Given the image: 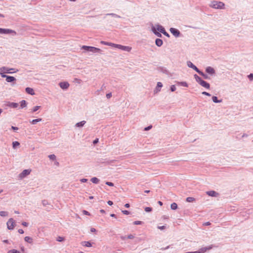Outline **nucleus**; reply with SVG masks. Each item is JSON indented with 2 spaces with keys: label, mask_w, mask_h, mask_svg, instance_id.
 Listing matches in <instances>:
<instances>
[{
  "label": "nucleus",
  "mask_w": 253,
  "mask_h": 253,
  "mask_svg": "<svg viewBox=\"0 0 253 253\" xmlns=\"http://www.w3.org/2000/svg\"><path fill=\"white\" fill-rule=\"evenodd\" d=\"M209 6L216 9H223L225 8V4L223 2L216 0L211 1Z\"/></svg>",
  "instance_id": "obj_1"
},
{
  "label": "nucleus",
  "mask_w": 253,
  "mask_h": 253,
  "mask_svg": "<svg viewBox=\"0 0 253 253\" xmlns=\"http://www.w3.org/2000/svg\"><path fill=\"white\" fill-rule=\"evenodd\" d=\"M18 71V70L15 71L14 68H8L5 67H2L0 68V75H1V73H9L12 74L13 73H15Z\"/></svg>",
  "instance_id": "obj_2"
},
{
  "label": "nucleus",
  "mask_w": 253,
  "mask_h": 253,
  "mask_svg": "<svg viewBox=\"0 0 253 253\" xmlns=\"http://www.w3.org/2000/svg\"><path fill=\"white\" fill-rule=\"evenodd\" d=\"M1 76L2 78H5L6 82L8 83H12L16 80V78L14 77L7 76L3 73H1Z\"/></svg>",
  "instance_id": "obj_3"
},
{
  "label": "nucleus",
  "mask_w": 253,
  "mask_h": 253,
  "mask_svg": "<svg viewBox=\"0 0 253 253\" xmlns=\"http://www.w3.org/2000/svg\"><path fill=\"white\" fill-rule=\"evenodd\" d=\"M7 228L9 230L13 229L15 225V221L14 219L12 218L8 219V221L6 223Z\"/></svg>",
  "instance_id": "obj_4"
},
{
  "label": "nucleus",
  "mask_w": 253,
  "mask_h": 253,
  "mask_svg": "<svg viewBox=\"0 0 253 253\" xmlns=\"http://www.w3.org/2000/svg\"><path fill=\"white\" fill-rule=\"evenodd\" d=\"M0 34H16V32L14 31H13L8 29H2L0 28Z\"/></svg>",
  "instance_id": "obj_5"
},
{
  "label": "nucleus",
  "mask_w": 253,
  "mask_h": 253,
  "mask_svg": "<svg viewBox=\"0 0 253 253\" xmlns=\"http://www.w3.org/2000/svg\"><path fill=\"white\" fill-rule=\"evenodd\" d=\"M169 31L175 37H179L180 35V31L177 29L170 28Z\"/></svg>",
  "instance_id": "obj_6"
},
{
  "label": "nucleus",
  "mask_w": 253,
  "mask_h": 253,
  "mask_svg": "<svg viewBox=\"0 0 253 253\" xmlns=\"http://www.w3.org/2000/svg\"><path fill=\"white\" fill-rule=\"evenodd\" d=\"M115 47H117V48L122 49L123 50L127 51H130L131 49V48L129 46H124V45H122L121 44H116V45H115Z\"/></svg>",
  "instance_id": "obj_7"
},
{
  "label": "nucleus",
  "mask_w": 253,
  "mask_h": 253,
  "mask_svg": "<svg viewBox=\"0 0 253 253\" xmlns=\"http://www.w3.org/2000/svg\"><path fill=\"white\" fill-rule=\"evenodd\" d=\"M206 72L211 76L214 75L215 74V70L210 66L207 67L206 68Z\"/></svg>",
  "instance_id": "obj_8"
},
{
  "label": "nucleus",
  "mask_w": 253,
  "mask_h": 253,
  "mask_svg": "<svg viewBox=\"0 0 253 253\" xmlns=\"http://www.w3.org/2000/svg\"><path fill=\"white\" fill-rule=\"evenodd\" d=\"M187 66L193 70H194L196 72H197L198 73L200 71L195 65H194L191 61H187Z\"/></svg>",
  "instance_id": "obj_9"
},
{
  "label": "nucleus",
  "mask_w": 253,
  "mask_h": 253,
  "mask_svg": "<svg viewBox=\"0 0 253 253\" xmlns=\"http://www.w3.org/2000/svg\"><path fill=\"white\" fill-rule=\"evenodd\" d=\"M31 170L29 169H24L20 174L19 177L23 178L30 173Z\"/></svg>",
  "instance_id": "obj_10"
},
{
  "label": "nucleus",
  "mask_w": 253,
  "mask_h": 253,
  "mask_svg": "<svg viewBox=\"0 0 253 253\" xmlns=\"http://www.w3.org/2000/svg\"><path fill=\"white\" fill-rule=\"evenodd\" d=\"M59 84L63 89H67L69 86V84L67 82H60Z\"/></svg>",
  "instance_id": "obj_11"
},
{
  "label": "nucleus",
  "mask_w": 253,
  "mask_h": 253,
  "mask_svg": "<svg viewBox=\"0 0 253 253\" xmlns=\"http://www.w3.org/2000/svg\"><path fill=\"white\" fill-rule=\"evenodd\" d=\"M151 30L153 32V33L157 37L159 38H161L162 37L161 33L156 31V28L155 26L152 25L151 27Z\"/></svg>",
  "instance_id": "obj_12"
},
{
  "label": "nucleus",
  "mask_w": 253,
  "mask_h": 253,
  "mask_svg": "<svg viewBox=\"0 0 253 253\" xmlns=\"http://www.w3.org/2000/svg\"><path fill=\"white\" fill-rule=\"evenodd\" d=\"M206 194L209 196L216 197L218 196L219 194L214 191H209L206 192Z\"/></svg>",
  "instance_id": "obj_13"
},
{
  "label": "nucleus",
  "mask_w": 253,
  "mask_h": 253,
  "mask_svg": "<svg viewBox=\"0 0 253 253\" xmlns=\"http://www.w3.org/2000/svg\"><path fill=\"white\" fill-rule=\"evenodd\" d=\"M155 26L156 28V31L161 33H163L165 31V28L160 24H156Z\"/></svg>",
  "instance_id": "obj_14"
},
{
  "label": "nucleus",
  "mask_w": 253,
  "mask_h": 253,
  "mask_svg": "<svg viewBox=\"0 0 253 253\" xmlns=\"http://www.w3.org/2000/svg\"><path fill=\"white\" fill-rule=\"evenodd\" d=\"M101 51V49L93 46H90L89 52L92 53H97Z\"/></svg>",
  "instance_id": "obj_15"
},
{
  "label": "nucleus",
  "mask_w": 253,
  "mask_h": 253,
  "mask_svg": "<svg viewBox=\"0 0 253 253\" xmlns=\"http://www.w3.org/2000/svg\"><path fill=\"white\" fill-rule=\"evenodd\" d=\"M6 105L10 108H16L18 106V104L15 102H8Z\"/></svg>",
  "instance_id": "obj_16"
},
{
  "label": "nucleus",
  "mask_w": 253,
  "mask_h": 253,
  "mask_svg": "<svg viewBox=\"0 0 253 253\" xmlns=\"http://www.w3.org/2000/svg\"><path fill=\"white\" fill-rule=\"evenodd\" d=\"M26 92L31 95H34L35 92L33 88L31 87H27L25 89Z\"/></svg>",
  "instance_id": "obj_17"
},
{
  "label": "nucleus",
  "mask_w": 253,
  "mask_h": 253,
  "mask_svg": "<svg viewBox=\"0 0 253 253\" xmlns=\"http://www.w3.org/2000/svg\"><path fill=\"white\" fill-rule=\"evenodd\" d=\"M155 43L157 46L160 47L163 45V42L160 39H156L155 40Z\"/></svg>",
  "instance_id": "obj_18"
},
{
  "label": "nucleus",
  "mask_w": 253,
  "mask_h": 253,
  "mask_svg": "<svg viewBox=\"0 0 253 253\" xmlns=\"http://www.w3.org/2000/svg\"><path fill=\"white\" fill-rule=\"evenodd\" d=\"M200 84L201 86H202L206 88H208V89L210 88V84L205 81H203V82H202V83Z\"/></svg>",
  "instance_id": "obj_19"
},
{
  "label": "nucleus",
  "mask_w": 253,
  "mask_h": 253,
  "mask_svg": "<svg viewBox=\"0 0 253 253\" xmlns=\"http://www.w3.org/2000/svg\"><path fill=\"white\" fill-rule=\"evenodd\" d=\"M194 79H195V80L196 81V82L197 83H198L199 84H200L202 82H203L204 80H203L201 77H200L199 76H198L196 74H195L194 76Z\"/></svg>",
  "instance_id": "obj_20"
},
{
  "label": "nucleus",
  "mask_w": 253,
  "mask_h": 253,
  "mask_svg": "<svg viewBox=\"0 0 253 253\" xmlns=\"http://www.w3.org/2000/svg\"><path fill=\"white\" fill-rule=\"evenodd\" d=\"M198 74H200V75H201L202 76H203V78L206 80H209L210 79V77L207 74H205L204 73L202 72L201 70L199 71Z\"/></svg>",
  "instance_id": "obj_21"
},
{
  "label": "nucleus",
  "mask_w": 253,
  "mask_h": 253,
  "mask_svg": "<svg viewBox=\"0 0 253 253\" xmlns=\"http://www.w3.org/2000/svg\"><path fill=\"white\" fill-rule=\"evenodd\" d=\"M101 43H102V44H104V45L111 46L115 47V45H116V44H115V43H111V42H104V41H101Z\"/></svg>",
  "instance_id": "obj_22"
},
{
  "label": "nucleus",
  "mask_w": 253,
  "mask_h": 253,
  "mask_svg": "<svg viewBox=\"0 0 253 253\" xmlns=\"http://www.w3.org/2000/svg\"><path fill=\"white\" fill-rule=\"evenodd\" d=\"M85 123H86V121H82L80 122L77 123L76 124L75 126L76 127H83Z\"/></svg>",
  "instance_id": "obj_23"
},
{
  "label": "nucleus",
  "mask_w": 253,
  "mask_h": 253,
  "mask_svg": "<svg viewBox=\"0 0 253 253\" xmlns=\"http://www.w3.org/2000/svg\"><path fill=\"white\" fill-rule=\"evenodd\" d=\"M24 240L25 242L29 243L30 244H32L33 243V239L29 236H26L24 238Z\"/></svg>",
  "instance_id": "obj_24"
},
{
  "label": "nucleus",
  "mask_w": 253,
  "mask_h": 253,
  "mask_svg": "<svg viewBox=\"0 0 253 253\" xmlns=\"http://www.w3.org/2000/svg\"><path fill=\"white\" fill-rule=\"evenodd\" d=\"M212 101H213V102L214 103H220V102H222V100L221 99L218 100L217 99V97L216 96H213L212 97Z\"/></svg>",
  "instance_id": "obj_25"
},
{
  "label": "nucleus",
  "mask_w": 253,
  "mask_h": 253,
  "mask_svg": "<svg viewBox=\"0 0 253 253\" xmlns=\"http://www.w3.org/2000/svg\"><path fill=\"white\" fill-rule=\"evenodd\" d=\"M163 86V84L161 82H158L157 84V86L156 87V90L157 91H159L161 90V88Z\"/></svg>",
  "instance_id": "obj_26"
},
{
  "label": "nucleus",
  "mask_w": 253,
  "mask_h": 253,
  "mask_svg": "<svg viewBox=\"0 0 253 253\" xmlns=\"http://www.w3.org/2000/svg\"><path fill=\"white\" fill-rule=\"evenodd\" d=\"M177 84L184 87H188V84L185 82H177Z\"/></svg>",
  "instance_id": "obj_27"
},
{
  "label": "nucleus",
  "mask_w": 253,
  "mask_h": 253,
  "mask_svg": "<svg viewBox=\"0 0 253 253\" xmlns=\"http://www.w3.org/2000/svg\"><path fill=\"white\" fill-rule=\"evenodd\" d=\"M82 245L87 247H90L92 246L91 243L88 241H84L82 242Z\"/></svg>",
  "instance_id": "obj_28"
},
{
  "label": "nucleus",
  "mask_w": 253,
  "mask_h": 253,
  "mask_svg": "<svg viewBox=\"0 0 253 253\" xmlns=\"http://www.w3.org/2000/svg\"><path fill=\"white\" fill-rule=\"evenodd\" d=\"M42 119L41 118H39V119H35V120H33L32 121H31L30 122V123L32 124V125H35L37 123L39 122H41L42 121Z\"/></svg>",
  "instance_id": "obj_29"
},
{
  "label": "nucleus",
  "mask_w": 253,
  "mask_h": 253,
  "mask_svg": "<svg viewBox=\"0 0 253 253\" xmlns=\"http://www.w3.org/2000/svg\"><path fill=\"white\" fill-rule=\"evenodd\" d=\"M90 180L92 183L95 184H97L99 182V179L95 177H92Z\"/></svg>",
  "instance_id": "obj_30"
},
{
  "label": "nucleus",
  "mask_w": 253,
  "mask_h": 253,
  "mask_svg": "<svg viewBox=\"0 0 253 253\" xmlns=\"http://www.w3.org/2000/svg\"><path fill=\"white\" fill-rule=\"evenodd\" d=\"M170 208L171 210H175L177 209V205L175 203H173L170 205Z\"/></svg>",
  "instance_id": "obj_31"
},
{
  "label": "nucleus",
  "mask_w": 253,
  "mask_h": 253,
  "mask_svg": "<svg viewBox=\"0 0 253 253\" xmlns=\"http://www.w3.org/2000/svg\"><path fill=\"white\" fill-rule=\"evenodd\" d=\"M20 106L22 108L25 107L27 106V102L25 100H23L20 102Z\"/></svg>",
  "instance_id": "obj_32"
},
{
  "label": "nucleus",
  "mask_w": 253,
  "mask_h": 253,
  "mask_svg": "<svg viewBox=\"0 0 253 253\" xmlns=\"http://www.w3.org/2000/svg\"><path fill=\"white\" fill-rule=\"evenodd\" d=\"M186 201L187 202L191 203L195 201V199L193 197H188L186 198Z\"/></svg>",
  "instance_id": "obj_33"
},
{
  "label": "nucleus",
  "mask_w": 253,
  "mask_h": 253,
  "mask_svg": "<svg viewBox=\"0 0 253 253\" xmlns=\"http://www.w3.org/2000/svg\"><path fill=\"white\" fill-rule=\"evenodd\" d=\"M20 145V143L18 141H14L12 142V147L13 149H15L16 147Z\"/></svg>",
  "instance_id": "obj_34"
},
{
  "label": "nucleus",
  "mask_w": 253,
  "mask_h": 253,
  "mask_svg": "<svg viewBox=\"0 0 253 253\" xmlns=\"http://www.w3.org/2000/svg\"><path fill=\"white\" fill-rule=\"evenodd\" d=\"M106 15H110V16H111L112 17H116V18H121V16L115 14V13H107L106 14Z\"/></svg>",
  "instance_id": "obj_35"
},
{
  "label": "nucleus",
  "mask_w": 253,
  "mask_h": 253,
  "mask_svg": "<svg viewBox=\"0 0 253 253\" xmlns=\"http://www.w3.org/2000/svg\"><path fill=\"white\" fill-rule=\"evenodd\" d=\"M8 215V212L5 211H0V216L2 217L7 216Z\"/></svg>",
  "instance_id": "obj_36"
},
{
  "label": "nucleus",
  "mask_w": 253,
  "mask_h": 253,
  "mask_svg": "<svg viewBox=\"0 0 253 253\" xmlns=\"http://www.w3.org/2000/svg\"><path fill=\"white\" fill-rule=\"evenodd\" d=\"M90 46L87 45H83L82 47V49H84L86 51L89 52Z\"/></svg>",
  "instance_id": "obj_37"
},
{
  "label": "nucleus",
  "mask_w": 253,
  "mask_h": 253,
  "mask_svg": "<svg viewBox=\"0 0 253 253\" xmlns=\"http://www.w3.org/2000/svg\"><path fill=\"white\" fill-rule=\"evenodd\" d=\"M48 158H49L50 160L52 161H54L56 159V156L54 154H51L48 155Z\"/></svg>",
  "instance_id": "obj_38"
},
{
  "label": "nucleus",
  "mask_w": 253,
  "mask_h": 253,
  "mask_svg": "<svg viewBox=\"0 0 253 253\" xmlns=\"http://www.w3.org/2000/svg\"><path fill=\"white\" fill-rule=\"evenodd\" d=\"M7 253H20V252L16 250L13 249L9 250Z\"/></svg>",
  "instance_id": "obj_39"
},
{
  "label": "nucleus",
  "mask_w": 253,
  "mask_h": 253,
  "mask_svg": "<svg viewBox=\"0 0 253 253\" xmlns=\"http://www.w3.org/2000/svg\"><path fill=\"white\" fill-rule=\"evenodd\" d=\"M40 108H41V106H35V107L33 109L32 112H36V111H37L38 110H39Z\"/></svg>",
  "instance_id": "obj_40"
},
{
  "label": "nucleus",
  "mask_w": 253,
  "mask_h": 253,
  "mask_svg": "<svg viewBox=\"0 0 253 253\" xmlns=\"http://www.w3.org/2000/svg\"><path fill=\"white\" fill-rule=\"evenodd\" d=\"M152 210V209L150 207H146L145 208V211L147 212L151 211Z\"/></svg>",
  "instance_id": "obj_41"
},
{
  "label": "nucleus",
  "mask_w": 253,
  "mask_h": 253,
  "mask_svg": "<svg viewBox=\"0 0 253 253\" xmlns=\"http://www.w3.org/2000/svg\"><path fill=\"white\" fill-rule=\"evenodd\" d=\"M42 205L44 206H46L48 204V201L47 200H43L42 201Z\"/></svg>",
  "instance_id": "obj_42"
},
{
  "label": "nucleus",
  "mask_w": 253,
  "mask_h": 253,
  "mask_svg": "<svg viewBox=\"0 0 253 253\" xmlns=\"http://www.w3.org/2000/svg\"><path fill=\"white\" fill-rule=\"evenodd\" d=\"M175 90H176V87L175 86V85H171L170 90L173 92V91H174Z\"/></svg>",
  "instance_id": "obj_43"
},
{
  "label": "nucleus",
  "mask_w": 253,
  "mask_h": 253,
  "mask_svg": "<svg viewBox=\"0 0 253 253\" xmlns=\"http://www.w3.org/2000/svg\"><path fill=\"white\" fill-rule=\"evenodd\" d=\"M105 184L109 186H113L114 185L113 183L108 181L106 182Z\"/></svg>",
  "instance_id": "obj_44"
},
{
  "label": "nucleus",
  "mask_w": 253,
  "mask_h": 253,
  "mask_svg": "<svg viewBox=\"0 0 253 253\" xmlns=\"http://www.w3.org/2000/svg\"><path fill=\"white\" fill-rule=\"evenodd\" d=\"M248 78L251 80H253V73H251L250 75L248 76Z\"/></svg>",
  "instance_id": "obj_45"
},
{
  "label": "nucleus",
  "mask_w": 253,
  "mask_h": 253,
  "mask_svg": "<svg viewBox=\"0 0 253 253\" xmlns=\"http://www.w3.org/2000/svg\"><path fill=\"white\" fill-rule=\"evenodd\" d=\"M142 223V222L141 221H135L133 222V224L134 225H140V224H141Z\"/></svg>",
  "instance_id": "obj_46"
},
{
  "label": "nucleus",
  "mask_w": 253,
  "mask_h": 253,
  "mask_svg": "<svg viewBox=\"0 0 253 253\" xmlns=\"http://www.w3.org/2000/svg\"><path fill=\"white\" fill-rule=\"evenodd\" d=\"M122 212L126 215H128L130 213V212L126 210L122 211Z\"/></svg>",
  "instance_id": "obj_47"
},
{
  "label": "nucleus",
  "mask_w": 253,
  "mask_h": 253,
  "mask_svg": "<svg viewBox=\"0 0 253 253\" xmlns=\"http://www.w3.org/2000/svg\"><path fill=\"white\" fill-rule=\"evenodd\" d=\"M64 240V238L63 237H58L57 239V241H58V242H62Z\"/></svg>",
  "instance_id": "obj_48"
},
{
  "label": "nucleus",
  "mask_w": 253,
  "mask_h": 253,
  "mask_svg": "<svg viewBox=\"0 0 253 253\" xmlns=\"http://www.w3.org/2000/svg\"><path fill=\"white\" fill-rule=\"evenodd\" d=\"M161 71H162L163 73H165V74H168V73H169V72H168V71H167V70H166V69H163V68H162V69H161Z\"/></svg>",
  "instance_id": "obj_49"
},
{
  "label": "nucleus",
  "mask_w": 253,
  "mask_h": 253,
  "mask_svg": "<svg viewBox=\"0 0 253 253\" xmlns=\"http://www.w3.org/2000/svg\"><path fill=\"white\" fill-rule=\"evenodd\" d=\"M152 126H148L147 127H146L144 128V130H145V131L149 130L152 128Z\"/></svg>",
  "instance_id": "obj_50"
},
{
  "label": "nucleus",
  "mask_w": 253,
  "mask_h": 253,
  "mask_svg": "<svg viewBox=\"0 0 253 253\" xmlns=\"http://www.w3.org/2000/svg\"><path fill=\"white\" fill-rule=\"evenodd\" d=\"M202 94H203V95H207V96H211V94H210L209 93H208V92H206V91H203V92H202Z\"/></svg>",
  "instance_id": "obj_51"
},
{
  "label": "nucleus",
  "mask_w": 253,
  "mask_h": 253,
  "mask_svg": "<svg viewBox=\"0 0 253 253\" xmlns=\"http://www.w3.org/2000/svg\"><path fill=\"white\" fill-rule=\"evenodd\" d=\"M112 97V93L110 92V93H108L106 94V97L108 98V99H109L111 97Z\"/></svg>",
  "instance_id": "obj_52"
},
{
  "label": "nucleus",
  "mask_w": 253,
  "mask_h": 253,
  "mask_svg": "<svg viewBox=\"0 0 253 253\" xmlns=\"http://www.w3.org/2000/svg\"><path fill=\"white\" fill-rule=\"evenodd\" d=\"M83 213L85 215H90L89 212L88 211H85V210L83 211Z\"/></svg>",
  "instance_id": "obj_53"
},
{
  "label": "nucleus",
  "mask_w": 253,
  "mask_h": 253,
  "mask_svg": "<svg viewBox=\"0 0 253 253\" xmlns=\"http://www.w3.org/2000/svg\"><path fill=\"white\" fill-rule=\"evenodd\" d=\"M28 223L26 222H23L22 223V225L25 226V227H27L28 226Z\"/></svg>",
  "instance_id": "obj_54"
},
{
  "label": "nucleus",
  "mask_w": 253,
  "mask_h": 253,
  "mask_svg": "<svg viewBox=\"0 0 253 253\" xmlns=\"http://www.w3.org/2000/svg\"><path fill=\"white\" fill-rule=\"evenodd\" d=\"M87 181V179L86 178H83L81 179V182L82 183L86 182Z\"/></svg>",
  "instance_id": "obj_55"
},
{
  "label": "nucleus",
  "mask_w": 253,
  "mask_h": 253,
  "mask_svg": "<svg viewBox=\"0 0 253 253\" xmlns=\"http://www.w3.org/2000/svg\"><path fill=\"white\" fill-rule=\"evenodd\" d=\"M163 34L168 37H169V34L166 31V30L163 33Z\"/></svg>",
  "instance_id": "obj_56"
},
{
  "label": "nucleus",
  "mask_w": 253,
  "mask_h": 253,
  "mask_svg": "<svg viewBox=\"0 0 253 253\" xmlns=\"http://www.w3.org/2000/svg\"><path fill=\"white\" fill-rule=\"evenodd\" d=\"M11 129L13 130H18L19 128L17 127L12 126Z\"/></svg>",
  "instance_id": "obj_57"
},
{
  "label": "nucleus",
  "mask_w": 253,
  "mask_h": 253,
  "mask_svg": "<svg viewBox=\"0 0 253 253\" xmlns=\"http://www.w3.org/2000/svg\"><path fill=\"white\" fill-rule=\"evenodd\" d=\"M158 229H159L160 230H164L166 228V226H158Z\"/></svg>",
  "instance_id": "obj_58"
},
{
  "label": "nucleus",
  "mask_w": 253,
  "mask_h": 253,
  "mask_svg": "<svg viewBox=\"0 0 253 253\" xmlns=\"http://www.w3.org/2000/svg\"><path fill=\"white\" fill-rule=\"evenodd\" d=\"M98 141H99L98 139V138H96L95 140H93V143L94 144H97L98 142Z\"/></svg>",
  "instance_id": "obj_59"
},
{
  "label": "nucleus",
  "mask_w": 253,
  "mask_h": 253,
  "mask_svg": "<svg viewBox=\"0 0 253 253\" xmlns=\"http://www.w3.org/2000/svg\"><path fill=\"white\" fill-rule=\"evenodd\" d=\"M127 238L128 239H133V238H134V236H133V235H131V234H130V235H129L127 237Z\"/></svg>",
  "instance_id": "obj_60"
},
{
  "label": "nucleus",
  "mask_w": 253,
  "mask_h": 253,
  "mask_svg": "<svg viewBox=\"0 0 253 253\" xmlns=\"http://www.w3.org/2000/svg\"><path fill=\"white\" fill-rule=\"evenodd\" d=\"M18 232L20 233V234H23L24 233V231L23 229H20L18 230Z\"/></svg>",
  "instance_id": "obj_61"
},
{
  "label": "nucleus",
  "mask_w": 253,
  "mask_h": 253,
  "mask_svg": "<svg viewBox=\"0 0 253 253\" xmlns=\"http://www.w3.org/2000/svg\"><path fill=\"white\" fill-rule=\"evenodd\" d=\"M107 203H108V204L109 205H110V206H112V205L113 204V202H112V201H108L107 202Z\"/></svg>",
  "instance_id": "obj_62"
},
{
  "label": "nucleus",
  "mask_w": 253,
  "mask_h": 253,
  "mask_svg": "<svg viewBox=\"0 0 253 253\" xmlns=\"http://www.w3.org/2000/svg\"><path fill=\"white\" fill-rule=\"evenodd\" d=\"M210 224H211V223L210 222H205V223H204V225H206V226H208V225H210Z\"/></svg>",
  "instance_id": "obj_63"
},
{
  "label": "nucleus",
  "mask_w": 253,
  "mask_h": 253,
  "mask_svg": "<svg viewBox=\"0 0 253 253\" xmlns=\"http://www.w3.org/2000/svg\"><path fill=\"white\" fill-rule=\"evenodd\" d=\"M90 231H91V232H95V231H96V229H95V228H91L90 229Z\"/></svg>",
  "instance_id": "obj_64"
}]
</instances>
